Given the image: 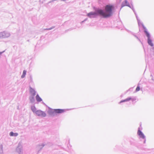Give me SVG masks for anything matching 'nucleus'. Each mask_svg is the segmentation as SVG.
I'll return each mask as SVG.
<instances>
[{"mask_svg":"<svg viewBox=\"0 0 154 154\" xmlns=\"http://www.w3.org/2000/svg\"><path fill=\"white\" fill-rule=\"evenodd\" d=\"M114 6L111 5H107L105 7V12L102 10L100 9L96 11V12H90L88 14V16L91 17L92 16L98 14L104 18L110 17L112 14V10L114 9Z\"/></svg>","mask_w":154,"mask_h":154,"instance_id":"f257e3e1","label":"nucleus"},{"mask_svg":"<svg viewBox=\"0 0 154 154\" xmlns=\"http://www.w3.org/2000/svg\"><path fill=\"white\" fill-rule=\"evenodd\" d=\"M143 29H145L144 32L145 33L146 36L148 38V44L150 45L152 47L153 46V44L152 43L151 40L150 39V36L149 33L146 30V28L144 27H143Z\"/></svg>","mask_w":154,"mask_h":154,"instance_id":"f03ea898","label":"nucleus"},{"mask_svg":"<svg viewBox=\"0 0 154 154\" xmlns=\"http://www.w3.org/2000/svg\"><path fill=\"white\" fill-rule=\"evenodd\" d=\"M16 152L19 154H22L23 153V146L21 143L19 142L16 149Z\"/></svg>","mask_w":154,"mask_h":154,"instance_id":"7ed1b4c3","label":"nucleus"},{"mask_svg":"<svg viewBox=\"0 0 154 154\" xmlns=\"http://www.w3.org/2000/svg\"><path fill=\"white\" fill-rule=\"evenodd\" d=\"M137 134L139 136L140 138L144 139V141L143 143H144L146 142V138L145 136L143 133L140 130V128H138V129L137 131Z\"/></svg>","mask_w":154,"mask_h":154,"instance_id":"20e7f679","label":"nucleus"},{"mask_svg":"<svg viewBox=\"0 0 154 154\" xmlns=\"http://www.w3.org/2000/svg\"><path fill=\"white\" fill-rule=\"evenodd\" d=\"M35 113L38 116H41L43 117H45L46 116V113L41 110H37L35 112Z\"/></svg>","mask_w":154,"mask_h":154,"instance_id":"39448f33","label":"nucleus"},{"mask_svg":"<svg viewBox=\"0 0 154 154\" xmlns=\"http://www.w3.org/2000/svg\"><path fill=\"white\" fill-rule=\"evenodd\" d=\"M48 113L51 116H54L55 115L54 109H53L50 108H49V109L48 111Z\"/></svg>","mask_w":154,"mask_h":154,"instance_id":"423d86ee","label":"nucleus"},{"mask_svg":"<svg viewBox=\"0 0 154 154\" xmlns=\"http://www.w3.org/2000/svg\"><path fill=\"white\" fill-rule=\"evenodd\" d=\"M29 92L31 94V96H35L36 95V91L35 90L31 87H29Z\"/></svg>","mask_w":154,"mask_h":154,"instance_id":"0eeeda50","label":"nucleus"},{"mask_svg":"<svg viewBox=\"0 0 154 154\" xmlns=\"http://www.w3.org/2000/svg\"><path fill=\"white\" fill-rule=\"evenodd\" d=\"M65 109H55L54 112L55 114L61 113L65 112Z\"/></svg>","mask_w":154,"mask_h":154,"instance_id":"6e6552de","label":"nucleus"},{"mask_svg":"<svg viewBox=\"0 0 154 154\" xmlns=\"http://www.w3.org/2000/svg\"><path fill=\"white\" fill-rule=\"evenodd\" d=\"M45 145V144L44 143H42L41 145H38L37 148L39 150L38 152L41 150Z\"/></svg>","mask_w":154,"mask_h":154,"instance_id":"1a4fd4ad","label":"nucleus"},{"mask_svg":"<svg viewBox=\"0 0 154 154\" xmlns=\"http://www.w3.org/2000/svg\"><path fill=\"white\" fill-rule=\"evenodd\" d=\"M36 99L37 102H40L42 101V99L39 97L38 94H36L35 97Z\"/></svg>","mask_w":154,"mask_h":154,"instance_id":"9d476101","label":"nucleus"},{"mask_svg":"<svg viewBox=\"0 0 154 154\" xmlns=\"http://www.w3.org/2000/svg\"><path fill=\"white\" fill-rule=\"evenodd\" d=\"M29 100L31 103H34L35 102L34 96H30L29 97Z\"/></svg>","mask_w":154,"mask_h":154,"instance_id":"9b49d317","label":"nucleus"},{"mask_svg":"<svg viewBox=\"0 0 154 154\" xmlns=\"http://www.w3.org/2000/svg\"><path fill=\"white\" fill-rule=\"evenodd\" d=\"M9 135L11 136L17 137L18 135V134L17 133H14L13 132L11 131L10 132Z\"/></svg>","mask_w":154,"mask_h":154,"instance_id":"f8f14e48","label":"nucleus"},{"mask_svg":"<svg viewBox=\"0 0 154 154\" xmlns=\"http://www.w3.org/2000/svg\"><path fill=\"white\" fill-rule=\"evenodd\" d=\"M31 109L33 112L34 113H35V112L36 111V109L35 106H31Z\"/></svg>","mask_w":154,"mask_h":154,"instance_id":"ddd939ff","label":"nucleus"},{"mask_svg":"<svg viewBox=\"0 0 154 154\" xmlns=\"http://www.w3.org/2000/svg\"><path fill=\"white\" fill-rule=\"evenodd\" d=\"M130 98H128V97L125 100H122L119 102V103H122L128 101L130 100Z\"/></svg>","mask_w":154,"mask_h":154,"instance_id":"4468645a","label":"nucleus"},{"mask_svg":"<svg viewBox=\"0 0 154 154\" xmlns=\"http://www.w3.org/2000/svg\"><path fill=\"white\" fill-rule=\"evenodd\" d=\"M26 71L25 70H24L23 72V73L22 75L21 76V78H23L25 76L26 74Z\"/></svg>","mask_w":154,"mask_h":154,"instance_id":"2eb2a0df","label":"nucleus"},{"mask_svg":"<svg viewBox=\"0 0 154 154\" xmlns=\"http://www.w3.org/2000/svg\"><path fill=\"white\" fill-rule=\"evenodd\" d=\"M128 98H130V100H131L132 102H134V101L136 100L137 99V97H128Z\"/></svg>","mask_w":154,"mask_h":154,"instance_id":"dca6fc26","label":"nucleus"},{"mask_svg":"<svg viewBox=\"0 0 154 154\" xmlns=\"http://www.w3.org/2000/svg\"><path fill=\"white\" fill-rule=\"evenodd\" d=\"M3 147L2 144H0V154H3Z\"/></svg>","mask_w":154,"mask_h":154,"instance_id":"f3484780","label":"nucleus"},{"mask_svg":"<svg viewBox=\"0 0 154 154\" xmlns=\"http://www.w3.org/2000/svg\"><path fill=\"white\" fill-rule=\"evenodd\" d=\"M123 3H124V5H123V6H124L125 5H128L129 4L128 1L127 0H125L124 2Z\"/></svg>","mask_w":154,"mask_h":154,"instance_id":"a211bd4d","label":"nucleus"},{"mask_svg":"<svg viewBox=\"0 0 154 154\" xmlns=\"http://www.w3.org/2000/svg\"><path fill=\"white\" fill-rule=\"evenodd\" d=\"M140 87L138 85L136 89V91L137 92L139 91L140 90Z\"/></svg>","mask_w":154,"mask_h":154,"instance_id":"6ab92c4d","label":"nucleus"},{"mask_svg":"<svg viewBox=\"0 0 154 154\" xmlns=\"http://www.w3.org/2000/svg\"><path fill=\"white\" fill-rule=\"evenodd\" d=\"M5 51H3L2 52H0V58L1 57V54L5 52Z\"/></svg>","mask_w":154,"mask_h":154,"instance_id":"aec40b11","label":"nucleus"},{"mask_svg":"<svg viewBox=\"0 0 154 154\" xmlns=\"http://www.w3.org/2000/svg\"><path fill=\"white\" fill-rule=\"evenodd\" d=\"M30 78L31 79H32V76L31 75H30Z\"/></svg>","mask_w":154,"mask_h":154,"instance_id":"412c9836","label":"nucleus"},{"mask_svg":"<svg viewBox=\"0 0 154 154\" xmlns=\"http://www.w3.org/2000/svg\"><path fill=\"white\" fill-rule=\"evenodd\" d=\"M146 49H144V51L145 52V51H146Z\"/></svg>","mask_w":154,"mask_h":154,"instance_id":"4be33fe9","label":"nucleus"},{"mask_svg":"<svg viewBox=\"0 0 154 154\" xmlns=\"http://www.w3.org/2000/svg\"><path fill=\"white\" fill-rule=\"evenodd\" d=\"M43 104H44V105H45V104L44 102H43Z\"/></svg>","mask_w":154,"mask_h":154,"instance_id":"5701e85b","label":"nucleus"}]
</instances>
